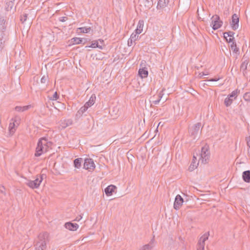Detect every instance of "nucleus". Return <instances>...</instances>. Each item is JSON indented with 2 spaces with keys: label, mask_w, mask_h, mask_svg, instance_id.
<instances>
[{
  "label": "nucleus",
  "mask_w": 250,
  "mask_h": 250,
  "mask_svg": "<svg viewBox=\"0 0 250 250\" xmlns=\"http://www.w3.org/2000/svg\"><path fill=\"white\" fill-rule=\"evenodd\" d=\"M163 91H161L159 93V95H158V99H160V101L161 100V98H162V96H163Z\"/></svg>",
  "instance_id": "de8ad7c7"
},
{
  "label": "nucleus",
  "mask_w": 250,
  "mask_h": 250,
  "mask_svg": "<svg viewBox=\"0 0 250 250\" xmlns=\"http://www.w3.org/2000/svg\"><path fill=\"white\" fill-rule=\"evenodd\" d=\"M61 18H62V20H61V21H65V19H66V18L65 17H62Z\"/></svg>",
  "instance_id": "3c124183"
},
{
  "label": "nucleus",
  "mask_w": 250,
  "mask_h": 250,
  "mask_svg": "<svg viewBox=\"0 0 250 250\" xmlns=\"http://www.w3.org/2000/svg\"><path fill=\"white\" fill-rule=\"evenodd\" d=\"M27 16H28V14L24 13L22 15H21L20 20L22 23H23L24 22H25L26 21L27 18Z\"/></svg>",
  "instance_id": "c9c22d12"
},
{
  "label": "nucleus",
  "mask_w": 250,
  "mask_h": 250,
  "mask_svg": "<svg viewBox=\"0 0 250 250\" xmlns=\"http://www.w3.org/2000/svg\"><path fill=\"white\" fill-rule=\"evenodd\" d=\"M4 42L3 41L2 39H0V49H1L4 47Z\"/></svg>",
  "instance_id": "a19ab883"
},
{
  "label": "nucleus",
  "mask_w": 250,
  "mask_h": 250,
  "mask_svg": "<svg viewBox=\"0 0 250 250\" xmlns=\"http://www.w3.org/2000/svg\"><path fill=\"white\" fill-rule=\"evenodd\" d=\"M14 6V2H13V1L7 0L5 4V9L7 11H9L13 9Z\"/></svg>",
  "instance_id": "5701e85b"
},
{
  "label": "nucleus",
  "mask_w": 250,
  "mask_h": 250,
  "mask_svg": "<svg viewBox=\"0 0 250 250\" xmlns=\"http://www.w3.org/2000/svg\"><path fill=\"white\" fill-rule=\"evenodd\" d=\"M0 192L5 195V188L3 186H0Z\"/></svg>",
  "instance_id": "ea45409f"
},
{
  "label": "nucleus",
  "mask_w": 250,
  "mask_h": 250,
  "mask_svg": "<svg viewBox=\"0 0 250 250\" xmlns=\"http://www.w3.org/2000/svg\"><path fill=\"white\" fill-rule=\"evenodd\" d=\"M154 239L153 238L150 240L148 244L142 246L139 250H152L154 247Z\"/></svg>",
  "instance_id": "f3484780"
},
{
  "label": "nucleus",
  "mask_w": 250,
  "mask_h": 250,
  "mask_svg": "<svg viewBox=\"0 0 250 250\" xmlns=\"http://www.w3.org/2000/svg\"><path fill=\"white\" fill-rule=\"evenodd\" d=\"M48 81V76L44 75L41 78V82L42 83H45Z\"/></svg>",
  "instance_id": "58836bf2"
},
{
  "label": "nucleus",
  "mask_w": 250,
  "mask_h": 250,
  "mask_svg": "<svg viewBox=\"0 0 250 250\" xmlns=\"http://www.w3.org/2000/svg\"><path fill=\"white\" fill-rule=\"evenodd\" d=\"M220 79L219 78H211L208 80V82H217Z\"/></svg>",
  "instance_id": "79ce46f5"
},
{
  "label": "nucleus",
  "mask_w": 250,
  "mask_h": 250,
  "mask_svg": "<svg viewBox=\"0 0 250 250\" xmlns=\"http://www.w3.org/2000/svg\"><path fill=\"white\" fill-rule=\"evenodd\" d=\"M242 62L240 66V69L244 74L247 73V67L249 63V57L245 54L242 59Z\"/></svg>",
  "instance_id": "f8f14e48"
},
{
  "label": "nucleus",
  "mask_w": 250,
  "mask_h": 250,
  "mask_svg": "<svg viewBox=\"0 0 250 250\" xmlns=\"http://www.w3.org/2000/svg\"><path fill=\"white\" fill-rule=\"evenodd\" d=\"M230 48L233 53H235L236 54H239V49L238 47H237L236 42H232V43L230 46Z\"/></svg>",
  "instance_id": "cd10ccee"
},
{
  "label": "nucleus",
  "mask_w": 250,
  "mask_h": 250,
  "mask_svg": "<svg viewBox=\"0 0 250 250\" xmlns=\"http://www.w3.org/2000/svg\"><path fill=\"white\" fill-rule=\"evenodd\" d=\"M209 235V232H208V233H205L200 237L198 243V248L197 250H204L205 242L208 239Z\"/></svg>",
  "instance_id": "1a4fd4ad"
},
{
  "label": "nucleus",
  "mask_w": 250,
  "mask_h": 250,
  "mask_svg": "<svg viewBox=\"0 0 250 250\" xmlns=\"http://www.w3.org/2000/svg\"><path fill=\"white\" fill-rule=\"evenodd\" d=\"M88 108L87 106L84 105L82 106L77 112L76 116L78 117H81L82 116L83 113L85 112Z\"/></svg>",
  "instance_id": "a878e982"
},
{
  "label": "nucleus",
  "mask_w": 250,
  "mask_h": 250,
  "mask_svg": "<svg viewBox=\"0 0 250 250\" xmlns=\"http://www.w3.org/2000/svg\"><path fill=\"white\" fill-rule=\"evenodd\" d=\"M73 124V121L71 119L66 120L63 123V127L65 128L67 126L72 125Z\"/></svg>",
  "instance_id": "2f4dec72"
},
{
  "label": "nucleus",
  "mask_w": 250,
  "mask_h": 250,
  "mask_svg": "<svg viewBox=\"0 0 250 250\" xmlns=\"http://www.w3.org/2000/svg\"><path fill=\"white\" fill-rule=\"evenodd\" d=\"M95 100H96L95 95V94H93L90 97L89 101L88 102H87L84 104V105L85 106H87V107L89 108V107L91 106L92 105L94 104L95 103Z\"/></svg>",
  "instance_id": "aec40b11"
},
{
  "label": "nucleus",
  "mask_w": 250,
  "mask_h": 250,
  "mask_svg": "<svg viewBox=\"0 0 250 250\" xmlns=\"http://www.w3.org/2000/svg\"><path fill=\"white\" fill-rule=\"evenodd\" d=\"M201 124L198 123L189 128V133L190 136L193 140L198 138L200 136L201 130L200 129Z\"/></svg>",
  "instance_id": "7ed1b4c3"
},
{
  "label": "nucleus",
  "mask_w": 250,
  "mask_h": 250,
  "mask_svg": "<svg viewBox=\"0 0 250 250\" xmlns=\"http://www.w3.org/2000/svg\"><path fill=\"white\" fill-rule=\"evenodd\" d=\"M234 32L232 31L226 32L224 33V38L226 39L227 42H232L234 40Z\"/></svg>",
  "instance_id": "4468645a"
},
{
  "label": "nucleus",
  "mask_w": 250,
  "mask_h": 250,
  "mask_svg": "<svg viewBox=\"0 0 250 250\" xmlns=\"http://www.w3.org/2000/svg\"><path fill=\"white\" fill-rule=\"evenodd\" d=\"M6 21L3 18H0V30L2 32L5 29Z\"/></svg>",
  "instance_id": "c756f323"
},
{
  "label": "nucleus",
  "mask_w": 250,
  "mask_h": 250,
  "mask_svg": "<svg viewBox=\"0 0 250 250\" xmlns=\"http://www.w3.org/2000/svg\"><path fill=\"white\" fill-rule=\"evenodd\" d=\"M139 36L138 34L135 33H133L130 37V39L132 40V41H133L134 42H135L138 39Z\"/></svg>",
  "instance_id": "f704fd0d"
},
{
  "label": "nucleus",
  "mask_w": 250,
  "mask_h": 250,
  "mask_svg": "<svg viewBox=\"0 0 250 250\" xmlns=\"http://www.w3.org/2000/svg\"><path fill=\"white\" fill-rule=\"evenodd\" d=\"M51 144L52 143L48 142L46 138H41L38 142L35 156L39 157L42 154L47 152Z\"/></svg>",
  "instance_id": "f257e3e1"
},
{
  "label": "nucleus",
  "mask_w": 250,
  "mask_h": 250,
  "mask_svg": "<svg viewBox=\"0 0 250 250\" xmlns=\"http://www.w3.org/2000/svg\"><path fill=\"white\" fill-rule=\"evenodd\" d=\"M83 159L82 158H78L74 160V166L77 168H80L82 166Z\"/></svg>",
  "instance_id": "4be33fe9"
},
{
  "label": "nucleus",
  "mask_w": 250,
  "mask_h": 250,
  "mask_svg": "<svg viewBox=\"0 0 250 250\" xmlns=\"http://www.w3.org/2000/svg\"><path fill=\"white\" fill-rule=\"evenodd\" d=\"M83 168L89 171H92L95 168V165L93 160L90 158H87L84 160Z\"/></svg>",
  "instance_id": "0eeeda50"
},
{
  "label": "nucleus",
  "mask_w": 250,
  "mask_h": 250,
  "mask_svg": "<svg viewBox=\"0 0 250 250\" xmlns=\"http://www.w3.org/2000/svg\"><path fill=\"white\" fill-rule=\"evenodd\" d=\"M239 18L238 15L234 14L232 16L230 25L233 30H236L239 27Z\"/></svg>",
  "instance_id": "9d476101"
},
{
  "label": "nucleus",
  "mask_w": 250,
  "mask_h": 250,
  "mask_svg": "<svg viewBox=\"0 0 250 250\" xmlns=\"http://www.w3.org/2000/svg\"><path fill=\"white\" fill-rule=\"evenodd\" d=\"M248 154H249V157H250V148H248Z\"/></svg>",
  "instance_id": "603ef678"
},
{
  "label": "nucleus",
  "mask_w": 250,
  "mask_h": 250,
  "mask_svg": "<svg viewBox=\"0 0 250 250\" xmlns=\"http://www.w3.org/2000/svg\"><path fill=\"white\" fill-rule=\"evenodd\" d=\"M148 74V71L146 68H140L139 70V75L142 78H146Z\"/></svg>",
  "instance_id": "412c9836"
},
{
  "label": "nucleus",
  "mask_w": 250,
  "mask_h": 250,
  "mask_svg": "<svg viewBox=\"0 0 250 250\" xmlns=\"http://www.w3.org/2000/svg\"><path fill=\"white\" fill-rule=\"evenodd\" d=\"M144 26V21H139L137 29L135 30V33L139 34L143 31V28Z\"/></svg>",
  "instance_id": "b1692460"
},
{
  "label": "nucleus",
  "mask_w": 250,
  "mask_h": 250,
  "mask_svg": "<svg viewBox=\"0 0 250 250\" xmlns=\"http://www.w3.org/2000/svg\"><path fill=\"white\" fill-rule=\"evenodd\" d=\"M196 157L195 156V155H193V160H192V163L190 165V166L189 167V168H188V169H189V171H192V170H194V169L195 167H197V166L195 165L196 164V162L195 161V160H196Z\"/></svg>",
  "instance_id": "c85d7f7f"
},
{
  "label": "nucleus",
  "mask_w": 250,
  "mask_h": 250,
  "mask_svg": "<svg viewBox=\"0 0 250 250\" xmlns=\"http://www.w3.org/2000/svg\"><path fill=\"white\" fill-rule=\"evenodd\" d=\"M42 183V179H39L38 177L35 180H27L26 184L31 188H37L39 187Z\"/></svg>",
  "instance_id": "6e6552de"
},
{
  "label": "nucleus",
  "mask_w": 250,
  "mask_h": 250,
  "mask_svg": "<svg viewBox=\"0 0 250 250\" xmlns=\"http://www.w3.org/2000/svg\"><path fill=\"white\" fill-rule=\"evenodd\" d=\"M209 157V152L208 146H205L202 147L200 155L199 162H201L203 164L207 163Z\"/></svg>",
  "instance_id": "20e7f679"
},
{
  "label": "nucleus",
  "mask_w": 250,
  "mask_h": 250,
  "mask_svg": "<svg viewBox=\"0 0 250 250\" xmlns=\"http://www.w3.org/2000/svg\"><path fill=\"white\" fill-rule=\"evenodd\" d=\"M59 96L57 92H55L52 97L50 98L51 100H56L59 98Z\"/></svg>",
  "instance_id": "4c0bfd02"
},
{
  "label": "nucleus",
  "mask_w": 250,
  "mask_h": 250,
  "mask_svg": "<svg viewBox=\"0 0 250 250\" xmlns=\"http://www.w3.org/2000/svg\"><path fill=\"white\" fill-rule=\"evenodd\" d=\"M31 105H25L23 106H17L15 107V109L18 112H23L28 110L30 107H31Z\"/></svg>",
  "instance_id": "393cba45"
},
{
  "label": "nucleus",
  "mask_w": 250,
  "mask_h": 250,
  "mask_svg": "<svg viewBox=\"0 0 250 250\" xmlns=\"http://www.w3.org/2000/svg\"><path fill=\"white\" fill-rule=\"evenodd\" d=\"M133 42H135L132 41V40L129 38L128 40V45L131 46Z\"/></svg>",
  "instance_id": "c03bdc74"
},
{
  "label": "nucleus",
  "mask_w": 250,
  "mask_h": 250,
  "mask_svg": "<svg viewBox=\"0 0 250 250\" xmlns=\"http://www.w3.org/2000/svg\"><path fill=\"white\" fill-rule=\"evenodd\" d=\"M242 178L245 182L250 183V170L244 171L242 174Z\"/></svg>",
  "instance_id": "6ab92c4d"
},
{
  "label": "nucleus",
  "mask_w": 250,
  "mask_h": 250,
  "mask_svg": "<svg viewBox=\"0 0 250 250\" xmlns=\"http://www.w3.org/2000/svg\"><path fill=\"white\" fill-rule=\"evenodd\" d=\"M11 121L12 122H10L9 124V129L10 133L11 134H13L15 131V126L16 125H19V118L18 117H15V118H13Z\"/></svg>",
  "instance_id": "9b49d317"
},
{
  "label": "nucleus",
  "mask_w": 250,
  "mask_h": 250,
  "mask_svg": "<svg viewBox=\"0 0 250 250\" xmlns=\"http://www.w3.org/2000/svg\"><path fill=\"white\" fill-rule=\"evenodd\" d=\"M100 42H104V41H103V40H102V41L100 40Z\"/></svg>",
  "instance_id": "864d4df0"
},
{
  "label": "nucleus",
  "mask_w": 250,
  "mask_h": 250,
  "mask_svg": "<svg viewBox=\"0 0 250 250\" xmlns=\"http://www.w3.org/2000/svg\"><path fill=\"white\" fill-rule=\"evenodd\" d=\"M89 47L91 48H96L98 47L100 49H102V47L101 45H99L98 42L97 41H94L92 43V44Z\"/></svg>",
  "instance_id": "72a5a7b5"
},
{
  "label": "nucleus",
  "mask_w": 250,
  "mask_h": 250,
  "mask_svg": "<svg viewBox=\"0 0 250 250\" xmlns=\"http://www.w3.org/2000/svg\"><path fill=\"white\" fill-rule=\"evenodd\" d=\"M116 187L112 185H111L106 188L104 189V192L105 194L107 196H110L112 194L113 192L114 191V190L116 189Z\"/></svg>",
  "instance_id": "a211bd4d"
},
{
  "label": "nucleus",
  "mask_w": 250,
  "mask_h": 250,
  "mask_svg": "<svg viewBox=\"0 0 250 250\" xmlns=\"http://www.w3.org/2000/svg\"><path fill=\"white\" fill-rule=\"evenodd\" d=\"M72 40H73L74 44H78L82 43L83 39L80 38H74Z\"/></svg>",
  "instance_id": "473e14b6"
},
{
  "label": "nucleus",
  "mask_w": 250,
  "mask_h": 250,
  "mask_svg": "<svg viewBox=\"0 0 250 250\" xmlns=\"http://www.w3.org/2000/svg\"><path fill=\"white\" fill-rule=\"evenodd\" d=\"M238 90H235L233 91L230 94H229L228 97L225 99L224 104L226 106H229L232 104L233 99L232 98H234L235 99L237 96L238 94Z\"/></svg>",
  "instance_id": "423d86ee"
},
{
  "label": "nucleus",
  "mask_w": 250,
  "mask_h": 250,
  "mask_svg": "<svg viewBox=\"0 0 250 250\" xmlns=\"http://www.w3.org/2000/svg\"><path fill=\"white\" fill-rule=\"evenodd\" d=\"M160 99H157L152 101V103L154 104H157L160 102Z\"/></svg>",
  "instance_id": "09e8293b"
},
{
  "label": "nucleus",
  "mask_w": 250,
  "mask_h": 250,
  "mask_svg": "<svg viewBox=\"0 0 250 250\" xmlns=\"http://www.w3.org/2000/svg\"><path fill=\"white\" fill-rule=\"evenodd\" d=\"M184 202L183 198L180 195H177L175 199L174 203V208L176 210L179 209Z\"/></svg>",
  "instance_id": "ddd939ff"
},
{
  "label": "nucleus",
  "mask_w": 250,
  "mask_h": 250,
  "mask_svg": "<svg viewBox=\"0 0 250 250\" xmlns=\"http://www.w3.org/2000/svg\"><path fill=\"white\" fill-rule=\"evenodd\" d=\"M169 2V0H159L157 6L158 10H163L167 6Z\"/></svg>",
  "instance_id": "dca6fc26"
},
{
  "label": "nucleus",
  "mask_w": 250,
  "mask_h": 250,
  "mask_svg": "<svg viewBox=\"0 0 250 250\" xmlns=\"http://www.w3.org/2000/svg\"><path fill=\"white\" fill-rule=\"evenodd\" d=\"M207 75V74H205L204 72H202V73H200L199 75V77L200 78H201L203 76Z\"/></svg>",
  "instance_id": "8fccbe9b"
},
{
  "label": "nucleus",
  "mask_w": 250,
  "mask_h": 250,
  "mask_svg": "<svg viewBox=\"0 0 250 250\" xmlns=\"http://www.w3.org/2000/svg\"><path fill=\"white\" fill-rule=\"evenodd\" d=\"M222 24L223 21L220 20L219 16L215 15L212 17L210 26H212L214 30L220 28L222 26Z\"/></svg>",
  "instance_id": "39448f33"
},
{
  "label": "nucleus",
  "mask_w": 250,
  "mask_h": 250,
  "mask_svg": "<svg viewBox=\"0 0 250 250\" xmlns=\"http://www.w3.org/2000/svg\"><path fill=\"white\" fill-rule=\"evenodd\" d=\"M48 239V233L45 232L38 235V240L35 245L36 250H45Z\"/></svg>",
  "instance_id": "f03ea898"
},
{
  "label": "nucleus",
  "mask_w": 250,
  "mask_h": 250,
  "mask_svg": "<svg viewBox=\"0 0 250 250\" xmlns=\"http://www.w3.org/2000/svg\"><path fill=\"white\" fill-rule=\"evenodd\" d=\"M64 226L66 229L72 231L76 230L79 228V225L77 224L71 222L66 223Z\"/></svg>",
  "instance_id": "2eb2a0df"
},
{
  "label": "nucleus",
  "mask_w": 250,
  "mask_h": 250,
  "mask_svg": "<svg viewBox=\"0 0 250 250\" xmlns=\"http://www.w3.org/2000/svg\"><path fill=\"white\" fill-rule=\"evenodd\" d=\"M46 175L45 174H41L39 176H38L37 177L39 178V179H42V181L44 177H45Z\"/></svg>",
  "instance_id": "49530a36"
},
{
  "label": "nucleus",
  "mask_w": 250,
  "mask_h": 250,
  "mask_svg": "<svg viewBox=\"0 0 250 250\" xmlns=\"http://www.w3.org/2000/svg\"><path fill=\"white\" fill-rule=\"evenodd\" d=\"M244 100L246 101H250V92H246L243 96Z\"/></svg>",
  "instance_id": "e433bc0d"
},
{
  "label": "nucleus",
  "mask_w": 250,
  "mask_h": 250,
  "mask_svg": "<svg viewBox=\"0 0 250 250\" xmlns=\"http://www.w3.org/2000/svg\"><path fill=\"white\" fill-rule=\"evenodd\" d=\"M247 141V145L249 147V148H250V136L247 137L246 138Z\"/></svg>",
  "instance_id": "a18cd8bd"
},
{
  "label": "nucleus",
  "mask_w": 250,
  "mask_h": 250,
  "mask_svg": "<svg viewBox=\"0 0 250 250\" xmlns=\"http://www.w3.org/2000/svg\"><path fill=\"white\" fill-rule=\"evenodd\" d=\"M91 30V29L90 27H83L78 28L77 29V31L78 33H87L89 32Z\"/></svg>",
  "instance_id": "bb28decb"
},
{
  "label": "nucleus",
  "mask_w": 250,
  "mask_h": 250,
  "mask_svg": "<svg viewBox=\"0 0 250 250\" xmlns=\"http://www.w3.org/2000/svg\"><path fill=\"white\" fill-rule=\"evenodd\" d=\"M83 218L82 214L78 216L75 219L76 221H80Z\"/></svg>",
  "instance_id": "37998d69"
},
{
  "label": "nucleus",
  "mask_w": 250,
  "mask_h": 250,
  "mask_svg": "<svg viewBox=\"0 0 250 250\" xmlns=\"http://www.w3.org/2000/svg\"><path fill=\"white\" fill-rule=\"evenodd\" d=\"M153 4V0H146L145 1V5L148 9H150Z\"/></svg>",
  "instance_id": "7c9ffc66"
}]
</instances>
